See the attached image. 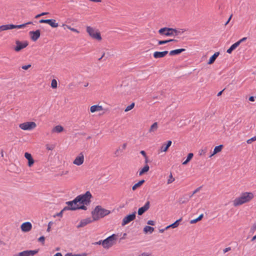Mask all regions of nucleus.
<instances>
[{
    "instance_id": "cd10ccee",
    "label": "nucleus",
    "mask_w": 256,
    "mask_h": 256,
    "mask_svg": "<svg viewBox=\"0 0 256 256\" xmlns=\"http://www.w3.org/2000/svg\"><path fill=\"white\" fill-rule=\"evenodd\" d=\"M150 170V167L146 164L141 170L139 171V176H142L144 174Z\"/></svg>"
},
{
    "instance_id": "37998d69",
    "label": "nucleus",
    "mask_w": 256,
    "mask_h": 256,
    "mask_svg": "<svg viewBox=\"0 0 256 256\" xmlns=\"http://www.w3.org/2000/svg\"><path fill=\"white\" fill-rule=\"evenodd\" d=\"M66 27H67L72 32H76L77 34H78L80 32L77 29H76V28H72V27H70V26H66Z\"/></svg>"
},
{
    "instance_id": "338daca9",
    "label": "nucleus",
    "mask_w": 256,
    "mask_h": 256,
    "mask_svg": "<svg viewBox=\"0 0 256 256\" xmlns=\"http://www.w3.org/2000/svg\"><path fill=\"white\" fill-rule=\"evenodd\" d=\"M4 242L0 240V244L4 245Z\"/></svg>"
},
{
    "instance_id": "0eeeda50",
    "label": "nucleus",
    "mask_w": 256,
    "mask_h": 256,
    "mask_svg": "<svg viewBox=\"0 0 256 256\" xmlns=\"http://www.w3.org/2000/svg\"><path fill=\"white\" fill-rule=\"evenodd\" d=\"M92 196L90 192L88 191L84 194L77 196L76 197V200L79 201L82 200L83 204L86 206L90 204Z\"/></svg>"
},
{
    "instance_id": "1a4fd4ad",
    "label": "nucleus",
    "mask_w": 256,
    "mask_h": 256,
    "mask_svg": "<svg viewBox=\"0 0 256 256\" xmlns=\"http://www.w3.org/2000/svg\"><path fill=\"white\" fill-rule=\"evenodd\" d=\"M39 252V249L34 250H26L18 252L13 255V256H34Z\"/></svg>"
},
{
    "instance_id": "b1692460",
    "label": "nucleus",
    "mask_w": 256,
    "mask_h": 256,
    "mask_svg": "<svg viewBox=\"0 0 256 256\" xmlns=\"http://www.w3.org/2000/svg\"><path fill=\"white\" fill-rule=\"evenodd\" d=\"M64 130V128L60 125L54 126L52 130V133H60Z\"/></svg>"
},
{
    "instance_id": "c756f323",
    "label": "nucleus",
    "mask_w": 256,
    "mask_h": 256,
    "mask_svg": "<svg viewBox=\"0 0 256 256\" xmlns=\"http://www.w3.org/2000/svg\"><path fill=\"white\" fill-rule=\"evenodd\" d=\"M144 182V180H142L139 181L138 182L134 184L132 187V190H135L136 188L140 186Z\"/></svg>"
},
{
    "instance_id": "f3484780",
    "label": "nucleus",
    "mask_w": 256,
    "mask_h": 256,
    "mask_svg": "<svg viewBox=\"0 0 256 256\" xmlns=\"http://www.w3.org/2000/svg\"><path fill=\"white\" fill-rule=\"evenodd\" d=\"M30 34L32 40L35 42L40 38V30H36V31H31L30 32Z\"/></svg>"
},
{
    "instance_id": "79ce46f5",
    "label": "nucleus",
    "mask_w": 256,
    "mask_h": 256,
    "mask_svg": "<svg viewBox=\"0 0 256 256\" xmlns=\"http://www.w3.org/2000/svg\"><path fill=\"white\" fill-rule=\"evenodd\" d=\"M256 140V136L248 140L246 142L248 144H250L252 142Z\"/></svg>"
},
{
    "instance_id": "bf43d9fd",
    "label": "nucleus",
    "mask_w": 256,
    "mask_h": 256,
    "mask_svg": "<svg viewBox=\"0 0 256 256\" xmlns=\"http://www.w3.org/2000/svg\"><path fill=\"white\" fill-rule=\"evenodd\" d=\"M232 17V15H231V16H230V18H229L228 19V21H227V22H226V23L225 25H226V24H227L230 22V20H231Z\"/></svg>"
},
{
    "instance_id": "49530a36",
    "label": "nucleus",
    "mask_w": 256,
    "mask_h": 256,
    "mask_svg": "<svg viewBox=\"0 0 256 256\" xmlns=\"http://www.w3.org/2000/svg\"><path fill=\"white\" fill-rule=\"evenodd\" d=\"M38 240L39 242H42L44 244V242L45 238L44 236H42L38 238Z\"/></svg>"
},
{
    "instance_id": "69168bd1",
    "label": "nucleus",
    "mask_w": 256,
    "mask_h": 256,
    "mask_svg": "<svg viewBox=\"0 0 256 256\" xmlns=\"http://www.w3.org/2000/svg\"><path fill=\"white\" fill-rule=\"evenodd\" d=\"M41 16V15H40V14H38V15H36V16H35V18H38L39 17Z\"/></svg>"
},
{
    "instance_id": "c03bdc74",
    "label": "nucleus",
    "mask_w": 256,
    "mask_h": 256,
    "mask_svg": "<svg viewBox=\"0 0 256 256\" xmlns=\"http://www.w3.org/2000/svg\"><path fill=\"white\" fill-rule=\"evenodd\" d=\"M246 40H247V38L246 37H244V38H241L240 40H238L236 42H237V43H238V44L240 46V44L242 42H245Z\"/></svg>"
},
{
    "instance_id": "20e7f679",
    "label": "nucleus",
    "mask_w": 256,
    "mask_h": 256,
    "mask_svg": "<svg viewBox=\"0 0 256 256\" xmlns=\"http://www.w3.org/2000/svg\"><path fill=\"white\" fill-rule=\"evenodd\" d=\"M184 31L182 30H178L169 28H163L160 29L158 31V34L163 36H177Z\"/></svg>"
},
{
    "instance_id": "c85d7f7f",
    "label": "nucleus",
    "mask_w": 256,
    "mask_h": 256,
    "mask_svg": "<svg viewBox=\"0 0 256 256\" xmlns=\"http://www.w3.org/2000/svg\"><path fill=\"white\" fill-rule=\"evenodd\" d=\"M239 45L238 44V43L237 42H235L233 44H232L230 47L227 50L226 52L228 54H231L232 52Z\"/></svg>"
},
{
    "instance_id": "e433bc0d",
    "label": "nucleus",
    "mask_w": 256,
    "mask_h": 256,
    "mask_svg": "<svg viewBox=\"0 0 256 256\" xmlns=\"http://www.w3.org/2000/svg\"><path fill=\"white\" fill-rule=\"evenodd\" d=\"M65 256H87V254L85 252L78 254H72V253H68Z\"/></svg>"
},
{
    "instance_id": "864d4df0",
    "label": "nucleus",
    "mask_w": 256,
    "mask_h": 256,
    "mask_svg": "<svg viewBox=\"0 0 256 256\" xmlns=\"http://www.w3.org/2000/svg\"><path fill=\"white\" fill-rule=\"evenodd\" d=\"M95 244H99V245L102 244V246H103V240H99V241H98V242H96L95 243Z\"/></svg>"
},
{
    "instance_id": "603ef678",
    "label": "nucleus",
    "mask_w": 256,
    "mask_h": 256,
    "mask_svg": "<svg viewBox=\"0 0 256 256\" xmlns=\"http://www.w3.org/2000/svg\"><path fill=\"white\" fill-rule=\"evenodd\" d=\"M201 188V187H198V188H196L194 192H193V193H192V195L194 194H196L197 192H198Z\"/></svg>"
},
{
    "instance_id": "6ab92c4d",
    "label": "nucleus",
    "mask_w": 256,
    "mask_h": 256,
    "mask_svg": "<svg viewBox=\"0 0 256 256\" xmlns=\"http://www.w3.org/2000/svg\"><path fill=\"white\" fill-rule=\"evenodd\" d=\"M104 110V108L102 106L98 104L93 105L90 108V111L92 113H94L98 112H100Z\"/></svg>"
},
{
    "instance_id": "39448f33",
    "label": "nucleus",
    "mask_w": 256,
    "mask_h": 256,
    "mask_svg": "<svg viewBox=\"0 0 256 256\" xmlns=\"http://www.w3.org/2000/svg\"><path fill=\"white\" fill-rule=\"evenodd\" d=\"M86 31L89 36L92 39L96 40L98 42H100L102 40L100 32L98 30L90 26H87L86 27Z\"/></svg>"
},
{
    "instance_id": "4be33fe9",
    "label": "nucleus",
    "mask_w": 256,
    "mask_h": 256,
    "mask_svg": "<svg viewBox=\"0 0 256 256\" xmlns=\"http://www.w3.org/2000/svg\"><path fill=\"white\" fill-rule=\"evenodd\" d=\"M220 54L219 52H215L209 59L208 62V64H212L216 58L218 57V56Z\"/></svg>"
},
{
    "instance_id": "774afa93",
    "label": "nucleus",
    "mask_w": 256,
    "mask_h": 256,
    "mask_svg": "<svg viewBox=\"0 0 256 256\" xmlns=\"http://www.w3.org/2000/svg\"><path fill=\"white\" fill-rule=\"evenodd\" d=\"M256 239V235L253 236V238H252V241H254V240Z\"/></svg>"
},
{
    "instance_id": "4d7b16f0",
    "label": "nucleus",
    "mask_w": 256,
    "mask_h": 256,
    "mask_svg": "<svg viewBox=\"0 0 256 256\" xmlns=\"http://www.w3.org/2000/svg\"><path fill=\"white\" fill-rule=\"evenodd\" d=\"M206 153V150H202L200 152V156H202V155H204Z\"/></svg>"
},
{
    "instance_id": "de8ad7c7",
    "label": "nucleus",
    "mask_w": 256,
    "mask_h": 256,
    "mask_svg": "<svg viewBox=\"0 0 256 256\" xmlns=\"http://www.w3.org/2000/svg\"><path fill=\"white\" fill-rule=\"evenodd\" d=\"M230 250H231V248L228 247L223 250V252L224 254H225V253L230 251Z\"/></svg>"
},
{
    "instance_id": "ea45409f",
    "label": "nucleus",
    "mask_w": 256,
    "mask_h": 256,
    "mask_svg": "<svg viewBox=\"0 0 256 256\" xmlns=\"http://www.w3.org/2000/svg\"><path fill=\"white\" fill-rule=\"evenodd\" d=\"M175 179L174 178H173L172 174L170 173V174L169 176V178L168 180L167 184H172V182L174 181Z\"/></svg>"
},
{
    "instance_id": "2eb2a0df",
    "label": "nucleus",
    "mask_w": 256,
    "mask_h": 256,
    "mask_svg": "<svg viewBox=\"0 0 256 256\" xmlns=\"http://www.w3.org/2000/svg\"><path fill=\"white\" fill-rule=\"evenodd\" d=\"M20 228L23 232H30L32 228V224L30 222H25L21 224Z\"/></svg>"
},
{
    "instance_id": "72a5a7b5",
    "label": "nucleus",
    "mask_w": 256,
    "mask_h": 256,
    "mask_svg": "<svg viewBox=\"0 0 256 256\" xmlns=\"http://www.w3.org/2000/svg\"><path fill=\"white\" fill-rule=\"evenodd\" d=\"M2 28L3 31L13 29L12 24L2 25Z\"/></svg>"
},
{
    "instance_id": "e2e57ef3",
    "label": "nucleus",
    "mask_w": 256,
    "mask_h": 256,
    "mask_svg": "<svg viewBox=\"0 0 256 256\" xmlns=\"http://www.w3.org/2000/svg\"><path fill=\"white\" fill-rule=\"evenodd\" d=\"M126 144L125 143V144H124L122 146V148L124 150L126 148Z\"/></svg>"
},
{
    "instance_id": "680f3d73",
    "label": "nucleus",
    "mask_w": 256,
    "mask_h": 256,
    "mask_svg": "<svg viewBox=\"0 0 256 256\" xmlns=\"http://www.w3.org/2000/svg\"><path fill=\"white\" fill-rule=\"evenodd\" d=\"M167 230V229H166V228H165L164 229H160V230H159V232H160V233H162V232H164V231L165 230Z\"/></svg>"
},
{
    "instance_id": "f704fd0d",
    "label": "nucleus",
    "mask_w": 256,
    "mask_h": 256,
    "mask_svg": "<svg viewBox=\"0 0 256 256\" xmlns=\"http://www.w3.org/2000/svg\"><path fill=\"white\" fill-rule=\"evenodd\" d=\"M203 216H204V214H201L199 216L198 218L191 220L190 221V224H194L198 222L200 220L202 219V218H203Z\"/></svg>"
},
{
    "instance_id": "f03ea898",
    "label": "nucleus",
    "mask_w": 256,
    "mask_h": 256,
    "mask_svg": "<svg viewBox=\"0 0 256 256\" xmlns=\"http://www.w3.org/2000/svg\"><path fill=\"white\" fill-rule=\"evenodd\" d=\"M66 204L68 205L67 206L65 207L64 210H74L78 209H82L86 210L87 208L86 206L83 204L82 200L79 201L76 200V198L72 201L67 202Z\"/></svg>"
},
{
    "instance_id": "aec40b11",
    "label": "nucleus",
    "mask_w": 256,
    "mask_h": 256,
    "mask_svg": "<svg viewBox=\"0 0 256 256\" xmlns=\"http://www.w3.org/2000/svg\"><path fill=\"white\" fill-rule=\"evenodd\" d=\"M168 52V51L155 52L153 54V56L155 58H162L164 57Z\"/></svg>"
},
{
    "instance_id": "bb28decb",
    "label": "nucleus",
    "mask_w": 256,
    "mask_h": 256,
    "mask_svg": "<svg viewBox=\"0 0 256 256\" xmlns=\"http://www.w3.org/2000/svg\"><path fill=\"white\" fill-rule=\"evenodd\" d=\"M182 218L176 220L174 223L166 227V229H168L170 228H177L179 225V222L182 220Z\"/></svg>"
},
{
    "instance_id": "a211bd4d",
    "label": "nucleus",
    "mask_w": 256,
    "mask_h": 256,
    "mask_svg": "<svg viewBox=\"0 0 256 256\" xmlns=\"http://www.w3.org/2000/svg\"><path fill=\"white\" fill-rule=\"evenodd\" d=\"M24 157L28 160V166L29 167H31L34 162V160L33 159L32 154L28 152H25Z\"/></svg>"
},
{
    "instance_id": "4468645a",
    "label": "nucleus",
    "mask_w": 256,
    "mask_h": 256,
    "mask_svg": "<svg viewBox=\"0 0 256 256\" xmlns=\"http://www.w3.org/2000/svg\"><path fill=\"white\" fill-rule=\"evenodd\" d=\"M39 22L41 24H48L52 28H57L58 26V23L56 22V20L53 19L40 20Z\"/></svg>"
},
{
    "instance_id": "423d86ee",
    "label": "nucleus",
    "mask_w": 256,
    "mask_h": 256,
    "mask_svg": "<svg viewBox=\"0 0 256 256\" xmlns=\"http://www.w3.org/2000/svg\"><path fill=\"white\" fill-rule=\"evenodd\" d=\"M118 236L112 234L105 240H103V248L108 249L116 244Z\"/></svg>"
},
{
    "instance_id": "f257e3e1",
    "label": "nucleus",
    "mask_w": 256,
    "mask_h": 256,
    "mask_svg": "<svg viewBox=\"0 0 256 256\" xmlns=\"http://www.w3.org/2000/svg\"><path fill=\"white\" fill-rule=\"evenodd\" d=\"M254 194L252 192H242L239 196L236 198L232 201V204L234 207L242 206L250 202L254 198Z\"/></svg>"
},
{
    "instance_id": "a19ab883",
    "label": "nucleus",
    "mask_w": 256,
    "mask_h": 256,
    "mask_svg": "<svg viewBox=\"0 0 256 256\" xmlns=\"http://www.w3.org/2000/svg\"><path fill=\"white\" fill-rule=\"evenodd\" d=\"M46 149L48 150H53L55 146L54 144H46Z\"/></svg>"
},
{
    "instance_id": "6e6d98bb",
    "label": "nucleus",
    "mask_w": 256,
    "mask_h": 256,
    "mask_svg": "<svg viewBox=\"0 0 256 256\" xmlns=\"http://www.w3.org/2000/svg\"><path fill=\"white\" fill-rule=\"evenodd\" d=\"M251 230L252 231L256 230V223L254 224L252 227Z\"/></svg>"
},
{
    "instance_id": "f8f14e48",
    "label": "nucleus",
    "mask_w": 256,
    "mask_h": 256,
    "mask_svg": "<svg viewBox=\"0 0 256 256\" xmlns=\"http://www.w3.org/2000/svg\"><path fill=\"white\" fill-rule=\"evenodd\" d=\"M96 221L94 220V218H86L82 220L79 224L78 225L77 228H82L84 226H86L87 224L92 223V222Z\"/></svg>"
},
{
    "instance_id": "9b49d317",
    "label": "nucleus",
    "mask_w": 256,
    "mask_h": 256,
    "mask_svg": "<svg viewBox=\"0 0 256 256\" xmlns=\"http://www.w3.org/2000/svg\"><path fill=\"white\" fill-rule=\"evenodd\" d=\"M84 155L82 152L80 153L73 161V164L78 166H81L84 162Z\"/></svg>"
},
{
    "instance_id": "09e8293b",
    "label": "nucleus",
    "mask_w": 256,
    "mask_h": 256,
    "mask_svg": "<svg viewBox=\"0 0 256 256\" xmlns=\"http://www.w3.org/2000/svg\"><path fill=\"white\" fill-rule=\"evenodd\" d=\"M147 224L149 225H151V226H154V224H155V222L153 220H148V222H147Z\"/></svg>"
},
{
    "instance_id": "8fccbe9b",
    "label": "nucleus",
    "mask_w": 256,
    "mask_h": 256,
    "mask_svg": "<svg viewBox=\"0 0 256 256\" xmlns=\"http://www.w3.org/2000/svg\"><path fill=\"white\" fill-rule=\"evenodd\" d=\"M140 153L145 158L147 159L146 153L144 150L140 151Z\"/></svg>"
},
{
    "instance_id": "a18cd8bd",
    "label": "nucleus",
    "mask_w": 256,
    "mask_h": 256,
    "mask_svg": "<svg viewBox=\"0 0 256 256\" xmlns=\"http://www.w3.org/2000/svg\"><path fill=\"white\" fill-rule=\"evenodd\" d=\"M31 66H32V65L30 64H28V65L22 66V69H23L24 70H27L29 68H31Z\"/></svg>"
},
{
    "instance_id": "7c9ffc66",
    "label": "nucleus",
    "mask_w": 256,
    "mask_h": 256,
    "mask_svg": "<svg viewBox=\"0 0 256 256\" xmlns=\"http://www.w3.org/2000/svg\"><path fill=\"white\" fill-rule=\"evenodd\" d=\"M154 228L150 226H146L144 228V232L146 234L148 232L152 234L154 232Z\"/></svg>"
},
{
    "instance_id": "4c0bfd02",
    "label": "nucleus",
    "mask_w": 256,
    "mask_h": 256,
    "mask_svg": "<svg viewBox=\"0 0 256 256\" xmlns=\"http://www.w3.org/2000/svg\"><path fill=\"white\" fill-rule=\"evenodd\" d=\"M51 87L52 88H56L58 87V82L56 80L53 79L51 82Z\"/></svg>"
},
{
    "instance_id": "0e129e2a",
    "label": "nucleus",
    "mask_w": 256,
    "mask_h": 256,
    "mask_svg": "<svg viewBox=\"0 0 256 256\" xmlns=\"http://www.w3.org/2000/svg\"><path fill=\"white\" fill-rule=\"evenodd\" d=\"M223 91H224V90H222V91L220 92H218V94L217 96H221V94H222V92H223Z\"/></svg>"
},
{
    "instance_id": "393cba45",
    "label": "nucleus",
    "mask_w": 256,
    "mask_h": 256,
    "mask_svg": "<svg viewBox=\"0 0 256 256\" xmlns=\"http://www.w3.org/2000/svg\"><path fill=\"white\" fill-rule=\"evenodd\" d=\"M223 148V145L220 144V146H216L214 148L212 154L210 156V158L214 154H216L218 152H220L222 151Z\"/></svg>"
},
{
    "instance_id": "2f4dec72",
    "label": "nucleus",
    "mask_w": 256,
    "mask_h": 256,
    "mask_svg": "<svg viewBox=\"0 0 256 256\" xmlns=\"http://www.w3.org/2000/svg\"><path fill=\"white\" fill-rule=\"evenodd\" d=\"M193 156H194V154L192 153L188 154L186 160L182 162V164L183 165L186 164L192 160Z\"/></svg>"
},
{
    "instance_id": "3c124183",
    "label": "nucleus",
    "mask_w": 256,
    "mask_h": 256,
    "mask_svg": "<svg viewBox=\"0 0 256 256\" xmlns=\"http://www.w3.org/2000/svg\"><path fill=\"white\" fill-rule=\"evenodd\" d=\"M139 256H152V255L146 252H143Z\"/></svg>"
},
{
    "instance_id": "a878e982",
    "label": "nucleus",
    "mask_w": 256,
    "mask_h": 256,
    "mask_svg": "<svg viewBox=\"0 0 256 256\" xmlns=\"http://www.w3.org/2000/svg\"><path fill=\"white\" fill-rule=\"evenodd\" d=\"M158 128V122H154L150 128L148 132L150 133H152L156 132Z\"/></svg>"
},
{
    "instance_id": "58836bf2",
    "label": "nucleus",
    "mask_w": 256,
    "mask_h": 256,
    "mask_svg": "<svg viewBox=\"0 0 256 256\" xmlns=\"http://www.w3.org/2000/svg\"><path fill=\"white\" fill-rule=\"evenodd\" d=\"M134 105H135V104L134 102L132 103L130 106H126V108L124 110V112H128L130 111V110H132L134 108Z\"/></svg>"
},
{
    "instance_id": "dca6fc26",
    "label": "nucleus",
    "mask_w": 256,
    "mask_h": 256,
    "mask_svg": "<svg viewBox=\"0 0 256 256\" xmlns=\"http://www.w3.org/2000/svg\"><path fill=\"white\" fill-rule=\"evenodd\" d=\"M150 202L149 201H147L145 204L138 208V215L141 216L144 212H145L146 210H148L150 208Z\"/></svg>"
},
{
    "instance_id": "c9c22d12",
    "label": "nucleus",
    "mask_w": 256,
    "mask_h": 256,
    "mask_svg": "<svg viewBox=\"0 0 256 256\" xmlns=\"http://www.w3.org/2000/svg\"><path fill=\"white\" fill-rule=\"evenodd\" d=\"M176 40H174V39H170L168 40H159L158 41V45H162L166 44L168 42H176Z\"/></svg>"
},
{
    "instance_id": "7ed1b4c3",
    "label": "nucleus",
    "mask_w": 256,
    "mask_h": 256,
    "mask_svg": "<svg viewBox=\"0 0 256 256\" xmlns=\"http://www.w3.org/2000/svg\"><path fill=\"white\" fill-rule=\"evenodd\" d=\"M110 212L109 210L104 208L100 206H98L92 212V215L94 220L96 221L108 215Z\"/></svg>"
},
{
    "instance_id": "6e6552de",
    "label": "nucleus",
    "mask_w": 256,
    "mask_h": 256,
    "mask_svg": "<svg viewBox=\"0 0 256 256\" xmlns=\"http://www.w3.org/2000/svg\"><path fill=\"white\" fill-rule=\"evenodd\" d=\"M36 127V124L34 122H27L19 124V128L24 130H32Z\"/></svg>"
},
{
    "instance_id": "412c9836",
    "label": "nucleus",
    "mask_w": 256,
    "mask_h": 256,
    "mask_svg": "<svg viewBox=\"0 0 256 256\" xmlns=\"http://www.w3.org/2000/svg\"><path fill=\"white\" fill-rule=\"evenodd\" d=\"M172 142L171 140H168L166 144H164L160 148L161 152H166L169 147L171 146Z\"/></svg>"
},
{
    "instance_id": "13d9d810",
    "label": "nucleus",
    "mask_w": 256,
    "mask_h": 256,
    "mask_svg": "<svg viewBox=\"0 0 256 256\" xmlns=\"http://www.w3.org/2000/svg\"><path fill=\"white\" fill-rule=\"evenodd\" d=\"M249 100L250 101V102H254L255 100V98H254V96H250L249 98Z\"/></svg>"
},
{
    "instance_id": "052dcab7",
    "label": "nucleus",
    "mask_w": 256,
    "mask_h": 256,
    "mask_svg": "<svg viewBox=\"0 0 256 256\" xmlns=\"http://www.w3.org/2000/svg\"><path fill=\"white\" fill-rule=\"evenodd\" d=\"M54 256H62V254L60 252H58Z\"/></svg>"
},
{
    "instance_id": "9d476101",
    "label": "nucleus",
    "mask_w": 256,
    "mask_h": 256,
    "mask_svg": "<svg viewBox=\"0 0 256 256\" xmlns=\"http://www.w3.org/2000/svg\"><path fill=\"white\" fill-rule=\"evenodd\" d=\"M136 213L134 212L125 216L122 220V225L124 226L134 220L136 218Z\"/></svg>"
},
{
    "instance_id": "473e14b6",
    "label": "nucleus",
    "mask_w": 256,
    "mask_h": 256,
    "mask_svg": "<svg viewBox=\"0 0 256 256\" xmlns=\"http://www.w3.org/2000/svg\"><path fill=\"white\" fill-rule=\"evenodd\" d=\"M32 24V22H28L26 24H20V25H14V24H12V26H13V29L14 28H24L26 27V24Z\"/></svg>"
},
{
    "instance_id": "ddd939ff",
    "label": "nucleus",
    "mask_w": 256,
    "mask_h": 256,
    "mask_svg": "<svg viewBox=\"0 0 256 256\" xmlns=\"http://www.w3.org/2000/svg\"><path fill=\"white\" fill-rule=\"evenodd\" d=\"M16 46L14 48V50L16 52H19L21 50L26 48L28 46V42L26 41L21 42L19 40L16 42Z\"/></svg>"
},
{
    "instance_id": "5fc2aeb1",
    "label": "nucleus",
    "mask_w": 256,
    "mask_h": 256,
    "mask_svg": "<svg viewBox=\"0 0 256 256\" xmlns=\"http://www.w3.org/2000/svg\"><path fill=\"white\" fill-rule=\"evenodd\" d=\"M52 222H50L48 224L47 232H49L50 230Z\"/></svg>"
},
{
    "instance_id": "5701e85b",
    "label": "nucleus",
    "mask_w": 256,
    "mask_h": 256,
    "mask_svg": "<svg viewBox=\"0 0 256 256\" xmlns=\"http://www.w3.org/2000/svg\"><path fill=\"white\" fill-rule=\"evenodd\" d=\"M184 48H180L170 51L169 54L170 56H174L180 54L181 52L185 51Z\"/></svg>"
}]
</instances>
